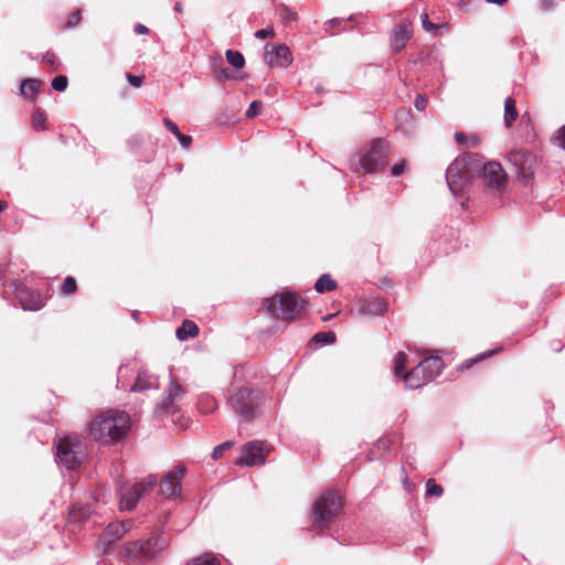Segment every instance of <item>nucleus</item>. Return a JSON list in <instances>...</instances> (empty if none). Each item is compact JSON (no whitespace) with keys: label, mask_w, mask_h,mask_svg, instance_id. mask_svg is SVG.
I'll use <instances>...</instances> for the list:
<instances>
[{"label":"nucleus","mask_w":565,"mask_h":565,"mask_svg":"<svg viewBox=\"0 0 565 565\" xmlns=\"http://www.w3.org/2000/svg\"><path fill=\"white\" fill-rule=\"evenodd\" d=\"M480 138L477 135H472L468 137V145L467 147L475 148L479 145Z\"/></svg>","instance_id":"obj_51"},{"label":"nucleus","mask_w":565,"mask_h":565,"mask_svg":"<svg viewBox=\"0 0 565 565\" xmlns=\"http://www.w3.org/2000/svg\"><path fill=\"white\" fill-rule=\"evenodd\" d=\"M337 282L328 275H321L315 284V289L319 294H323L324 291H331L335 289Z\"/></svg>","instance_id":"obj_24"},{"label":"nucleus","mask_w":565,"mask_h":565,"mask_svg":"<svg viewBox=\"0 0 565 565\" xmlns=\"http://www.w3.org/2000/svg\"><path fill=\"white\" fill-rule=\"evenodd\" d=\"M32 125L36 130H43L45 128V117L41 113H35L32 116Z\"/></svg>","instance_id":"obj_34"},{"label":"nucleus","mask_w":565,"mask_h":565,"mask_svg":"<svg viewBox=\"0 0 565 565\" xmlns=\"http://www.w3.org/2000/svg\"><path fill=\"white\" fill-rule=\"evenodd\" d=\"M387 163V149L382 139H375L367 152L360 158V167L364 173L383 169Z\"/></svg>","instance_id":"obj_9"},{"label":"nucleus","mask_w":565,"mask_h":565,"mask_svg":"<svg viewBox=\"0 0 565 565\" xmlns=\"http://www.w3.org/2000/svg\"><path fill=\"white\" fill-rule=\"evenodd\" d=\"M77 289L76 281L73 277L68 276L64 279L63 286H62V294L65 296L73 295Z\"/></svg>","instance_id":"obj_32"},{"label":"nucleus","mask_w":565,"mask_h":565,"mask_svg":"<svg viewBox=\"0 0 565 565\" xmlns=\"http://www.w3.org/2000/svg\"><path fill=\"white\" fill-rule=\"evenodd\" d=\"M427 106V99L420 95L415 100V107L417 110H424Z\"/></svg>","instance_id":"obj_49"},{"label":"nucleus","mask_w":565,"mask_h":565,"mask_svg":"<svg viewBox=\"0 0 565 565\" xmlns=\"http://www.w3.org/2000/svg\"><path fill=\"white\" fill-rule=\"evenodd\" d=\"M185 473L184 466L175 467L171 472H169L161 484V493L167 498H172L181 492V479Z\"/></svg>","instance_id":"obj_14"},{"label":"nucleus","mask_w":565,"mask_h":565,"mask_svg":"<svg viewBox=\"0 0 565 565\" xmlns=\"http://www.w3.org/2000/svg\"><path fill=\"white\" fill-rule=\"evenodd\" d=\"M227 63L235 68H242L245 64V58L239 51L227 50L225 53Z\"/></svg>","instance_id":"obj_27"},{"label":"nucleus","mask_w":565,"mask_h":565,"mask_svg":"<svg viewBox=\"0 0 565 565\" xmlns=\"http://www.w3.org/2000/svg\"><path fill=\"white\" fill-rule=\"evenodd\" d=\"M305 300L291 291H284L279 295L266 298L264 307L273 317L285 321H292L303 309Z\"/></svg>","instance_id":"obj_5"},{"label":"nucleus","mask_w":565,"mask_h":565,"mask_svg":"<svg viewBox=\"0 0 565 565\" xmlns=\"http://www.w3.org/2000/svg\"><path fill=\"white\" fill-rule=\"evenodd\" d=\"M491 354H493V351H488V352H484V353H481L479 355H477L476 358L473 359H470V360H467L461 366L460 369H469L475 362L479 361V360H482L484 359L486 356H490Z\"/></svg>","instance_id":"obj_38"},{"label":"nucleus","mask_w":565,"mask_h":565,"mask_svg":"<svg viewBox=\"0 0 565 565\" xmlns=\"http://www.w3.org/2000/svg\"><path fill=\"white\" fill-rule=\"evenodd\" d=\"M489 3H494V4H499V6H502L508 0H487Z\"/></svg>","instance_id":"obj_54"},{"label":"nucleus","mask_w":565,"mask_h":565,"mask_svg":"<svg viewBox=\"0 0 565 565\" xmlns=\"http://www.w3.org/2000/svg\"><path fill=\"white\" fill-rule=\"evenodd\" d=\"M79 21H81V11L76 10L75 12H73L71 14L70 19L67 20L66 26L73 28V26L77 25Z\"/></svg>","instance_id":"obj_41"},{"label":"nucleus","mask_w":565,"mask_h":565,"mask_svg":"<svg viewBox=\"0 0 565 565\" xmlns=\"http://www.w3.org/2000/svg\"><path fill=\"white\" fill-rule=\"evenodd\" d=\"M15 298L24 310H39L44 303L39 292L24 284H18L14 289Z\"/></svg>","instance_id":"obj_13"},{"label":"nucleus","mask_w":565,"mask_h":565,"mask_svg":"<svg viewBox=\"0 0 565 565\" xmlns=\"http://www.w3.org/2000/svg\"><path fill=\"white\" fill-rule=\"evenodd\" d=\"M254 35L256 39L264 40L267 38H273L275 35V31L271 26H268L266 29L257 30Z\"/></svg>","instance_id":"obj_37"},{"label":"nucleus","mask_w":565,"mask_h":565,"mask_svg":"<svg viewBox=\"0 0 565 565\" xmlns=\"http://www.w3.org/2000/svg\"><path fill=\"white\" fill-rule=\"evenodd\" d=\"M335 333L332 331L328 332H318L313 335L312 340L316 343H320L322 345H329L335 342Z\"/></svg>","instance_id":"obj_28"},{"label":"nucleus","mask_w":565,"mask_h":565,"mask_svg":"<svg viewBox=\"0 0 565 565\" xmlns=\"http://www.w3.org/2000/svg\"><path fill=\"white\" fill-rule=\"evenodd\" d=\"M130 419L126 412L109 409L95 417L89 425V434L99 440H119L126 435Z\"/></svg>","instance_id":"obj_2"},{"label":"nucleus","mask_w":565,"mask_h":565,"mask_svg":"<svg viewBox=\"0 0 565 565\" xmlns=\"http://www.w3.org/2000/svg\"><path fill=\"white\" fill-rule=\"evenodd\" d=\"M222 76H223L224 78H227V77H228V75H227V73H226L225 71H223V72H222Z\"/></svg>","instance_id":"obj_57"},{"label":"nucleus","mask_w":565,"mask_h":565,"mask_svg":"<svg viewBox=\"0 0 565 565\" xmlns=\"http://www.w3.org/2000/svg\"><path fill=\"white\" fill-rule=\"evenodd\" d=\"M555 139L557 145L565 150V125L557 131Z\"/></svg>","instance_id":"obj_45"},{"label":"nucleus","mask_w":565,"mask_h":565,"mask_svg":"<svg viewBox=\"0 0 565 565\" xmlns=\"http://www.w3.org/2000/svg\"><path fill=\"white\" fill-rule=\"evenodd\" d=\"M183 394V387L174 380H171L170 386L168 388V397L166 398V401L162 402L158 409H161L168 414L174 413L177 411V407L174 406L173 402Z\"/></svg>","instance_id":"obj_16"},{"label":"nucleus","mask_w":565,"mask_h":565,"mask_svg":"<svg viewBox=\"0 0 565 565\" xmlns=\"http://www.w3.org/2000/svg\"><path fill=\"white\" fill-rule=\"evenodd\" d=\"M476 177L491 192L501 194L507 185L508 175L498 161L484 162L482 156L467 152L459 156L446 170V181L454 195H459Z\"/></svg>","instance_id":"obj_1"},{"label":"nucleus","mask_w":565,"mask_h":565,"mask_svg":"<svg viewBox=\"0 0 565 565\" xmlns=\"http://www.w3.org/2000/svg\"><path fill=\"white\" fill-rule=\"evenodd\" d=\"M126 77H127L128 83H129L131 86H134V87H140V86H141V84H142V78H141V77H139V76H135V75H132V74H130V73H127V74H126Z\"/></svg>","instance_id":"obj_44"},{"label":"nucleus","mask_w":565,"mask_h":565,"mask_svg":"<svg viewBox=\"0 0 565 565\" xmlns=\"http://www.w3.org/2000/svg\"><path fill=\"white\" fill-rule=\"evenodd\" d=\"M198 406L202 413L209 414L216 409L217 403L214 397L210 395H202L199 398Z\"/></svg>","instance_id":"obj_26"},{"label":"nucleus","mask_w":565,"mask_h":565,"mask_svg":"<svg viewBox=\"0 0 565 565\" xmlns=\"http://www.w3.org/2000/svg\"><path fill=\"white\" fill-rule=\"evenodd\" d=\"M199 334V327L191 320H184L177 329L175 337L180 341H185L190 338H194Z\"/></svg>","instance_id":"obj_21"},{"label":"nucleus","mask_w":565,"mask_h":565,"mask_svg":"<svg viewBox=\"0 0 565 565\" xmlns=\"http://www.w3.org/2000/svg\"><path fill=\"white\" fill-rule=\"evenodd\" d=\"M157 478L154 476H148L145 480L136 482L130 489L121 492L120 495V510L131 511L136 508L140 497L145 491L156 486Z\"/></svg>","instance_id":"obj_10"},{"label":"nucleus","mask_w":565,"mask_h":565,"mask_svg":"<svg viewBox=\"0 0 565 565\" xmlns=\"http://www.w3.org/2000/svg\"><path fill=\"white\" fill-rule=\"evenodd\" d=\"M264 61L269 66L287 67L292 63V54L285 44H278L270 47L265 46Z\"/></svg>","instance_id":"obj_12"},{"label":"nucleus","mask_w":565,"mask_h":565,"mask_svg":"<svg viewBox=\"0 0 565 565\" xmlns=\"http://www.w3.org/2000/svg\"><path fill=\"white\" fill-rule=\"evenodd\" d=\"M412 36V24L409 22H402L396 25L393 35V47L398 51L403 49L406 42Z\"/></svg>","instance_id":"obj_18"},{"label":"nucleus","mask_w":565,"mask_h":565,"mask_svg":"<svg viewBox=\"0 0 565 565\" xmlns=\"http://www.w3.org/2000/svg\"><path fill=\"white\" fill-rule=\"evenodd\" d=\"M405 168H406V161L405 160L401 161L399 163L394 164L392 167V169H391L392 175L393 177L401 175L405 171Z\"/></svg>","instance_id":"obj_42"},{"label":"nucleus","mask_w":565,"mask_h":565,"mask_svg":"<svg viewBox=\"0 0 565 565\" xmlns=\"http://www.w3.org/2000/svg\"><path fill=\"white\" fill-rule=\"evenodd\" d=\"M233 445L232 441H225L213 449L212 457L218 459L223 456L224 451Z\"/></svg>","instance_id":"obj_35"},{"label":"nucleus","mask_w":565,"mask_h":565,"mask_svg":"<svg viewBox=\"0 0 565 565\" xmlns=\"http://www.w3.org/2000/svg\"><path fill=\"white\" fill-rule=\"evenodd\" d=\"M420 19H422V25L423 28L426 30V31H430V30H435L437 29V25L431 23L429 21V18H428V14L427 13H423L420 15Z\"/></svg>","instance_id":"obj_43"},{"label":"nucleus","mask_w":565,"mask_h":565,"mask_svg":"<svg viewBox=\"0 0 565 565\" xmlns=\"http://www.w3.org/2000/svg\"><path fill=\"white\" fill-rule=\"evenodd\" d=\"M276 13L285 25L295 23L298 19L297 13L284 4L277 7Z\"/></svg>","instance_id":"obj_25"},{"label":"nucleus","mask_w":565,"mask_h":565,"mask_svg":"<svg viewBox=\"0 0 565 565\" xmlns=\"http://www.w3.org/2000/svg\"><path fill=\"white\" fill-rule=\"evenodd\" d=\"M554 6L553 0H540V7L542 10L547 11L551 10Z\"/></svg>","instance_id":"obj_50"},{"label":"nucleus","mask_w":565,"mask_h":565,"mask_svg":"<svg viewBox=\"0 0 565 565\" xmlns=\"http://www.w3.org/2000/svg\"><path fill=\"white\" fill-rule=\"evenodd\" d=\"M361 315L381 316L386 311V303L380 298L365 300L360 309Z\"/></svg>","instance_id":"obj_20"},{"label":"nucleus","mask_w":565,"mask_h":565,"mask_svg":"<svg viewBox=\"0 0 565 565\" xmlns=\"http://www.w3.org/2000/svg\"><path fill=\"white\" fill-rule=\"evenodd\" d=\"M40 87V82L38 79L28 78L22 81L21 83V94L29 99H34Z\"/></svg>","instance_id":"obj_23"},{"label":"nucleus","mask_w":565,"mask_h":565,"mask_svg":"<svg viewBox=\"0 0 565 565\" xmlns=\"http://www.w3.org/2000/svg\"><path fill=\"white\" fill-rule=\"evenodd\" d=\"M343 20L339 19V18H334V19H331L329 20L328 22H326L324 26H326V31L330 34H333V32L331 31V28L340 24Z\"/></svg>","instance_id":"obj_48"},{"label":"nucleus","mask_w":565,"mask_h":565,"mask_svg":"<svg viewBox=\"0 0 565 565\" xmlns=\"http://www.w3.org/2000/svg\"><path fill=\"white\" fill-rule=\"evenodd\" d=\"M265 444L254 440L246 444L242 449V455L236 459L238 466L264 465L266 454L264 451Z\"/></svg>","instance_id":"obj_11"},{"label":"nucleus","mask_w":565,"mask_h":565,"mask_svg":"<svg viewBox=\"0 0 565 565\" xmlns=\"http://www.w3.org/2000/svg\"><path fill=\"white\" fill-rule=\"evenodd\" d=\"M169 546V541L160 532H154L146 541H134L125 545V555L137 563H147L154 559Z\"/></svg>","instance_id":"obj_3"},{"label":"nucleus","mask_w":565,"mask_h":565,"mask_svg":"<svg viewBox=\"0 0 565 565\" xmlns=\"http://www.w3.org/2000/svg\"><path fill=\"white\" fill-rule=\"evenodd\" d=\"M186 565H221L213 554H205L186 563Z\"/></svg>","instance_id":"obj_30"},{"label":"nucleus","mask_w":565,"mask_h":565,"mask_svg":"<svg viewBox=\"0 0 565 565\" xmlns=\"http://www.w3.org/2000/svg\"><path fill=\"white\" fill-rule=\"evenodd\" d=\"M55 460L60 467L76 470L86 456L85 443L76 436H65L55 441Z\"/></svg>","instance_id":"obj_4"},{"label":"nucleus","mask_w":565,"mask_h":565,"mask_svg":"<svg viewBox=\"0 0 565 565\" xmlns=\"http://www.w3.org/2000/svg\"><path fill=\"white\" fill-rule=\"evenodd\" d=\"M158 379L147 371H140L135 384L130 387L131 392H143L146 390L158 388Z\"/></svg>","instance_id":"obj_19"},{"label":"nucleus","mask_w":565,"mask_h":565,"mask_svg":"<svg viewBox=\"0 0 565 565\" xmlns=\"http://www.w3.org/2000/svg\"><path fill=\"white\" fill-rule=\"evenodd\" d=\"M516 119H518V110L515 107V99L512 97H507L504 100V117H503L505 127H511Z\"/></svg>","instance_id":"obj_22"},{"label":"nucleus","mask_w":565,"mask_h":565,"mask_svg":"<svg viewBox=\"0 0 565 565\" xmlns=\"http://www.w3.org/2000/svg\"><path fill=\"white\" fill-rule=\"evenodd\" d=\"M341 507V497L337 492L328 490L321 493L313 504V525L326 527L338 515Z\"/></svg>","instance_id":"obj_6"},{"label":"nucleus","mask_w":565,"mask_h":565,"mask_svg":"<svg viewBox=\"0 0 565 565\" xmlns=\"http://www.w3.org/2000/svg\"><path fill=\"white\" fill-rule=\"evenodd\" d=\"M394 375L403 379L405 386L409 390H417L429 383L419 364L414 366L409 372L405 371L407 356L403 351L397 352L393 359Z\"/></svg>","instance_id":"obj_8"},{"label":"nucleus","mask_w":565,"mask_h":565,"mask_svg":"<svg viewBox=\"0 0 565 565\" xmlns=\"http://www.w3.org/2000/svg\"><path fill=\"white\" fill-rule=\"evenodd\" d=\"M43 61L47 63L53 70H56L58 66L57 57L52 52H46L43 56Z\"/></svg>","instance_id":"obj_39"},{"label":"nucleus","mask_w":565,"mask_h":565,"mask_svg":"<svg viewBox=\"0 0 565 565\" xmlns=\"http://www.w3.org/2000/svg\"><path fill=\"white\" fill-rule=\"evenodd\" d=\"M418 364L424 371L428 382H431L434 379H436L444 367V362L438 356L425 358Z\"/></svg>","instance_id":"obj_17"},{"label":"nucleus","mask_w":565,"mask_h":565,"mask_svg":"<svg viewBox=\"0 0 565 565\" xmlns=\"http://www.w3.org/2000/svg\"><path fill=\"white\" fill-rule=\"evenodd\" d=\"M174 11H177V12H179V13H181V12H182V6H181V3H180V2H177V3L174 4Z\"/></svg>","instance_id":"obj_55"},{"label":"nucleus","mask_w":565,"mask_h":565,"mask_svg":"<svg viewBox=\"0 0 565 565\" xmlns=\"http://www.w3.org/2000/svg\"><path fill=\"white\" fill-rule=\"evenodd\" d=\"M444 490L443 487L437 484L434 479H429L426 482V495L427 497H440Z\"/></svg>","instance_id":"obj_31"},{"label":"nucleus","mask_w":565,"mask_h":565,"mask_svg":"<svg viewBox=\"0 0 565 565\" xmlns=\"http://www.w3.org/2000/svg\"><path fill=\"white\" fill-rule=\"evenodd\" d=\"M455 140L459 146L467 147L468 137L463 132H456Z\"/></svg>","instance_id":"obj_47"},{"label":"nucleus","mask_w":565,"mask_h":565,"mask_svg":"<svg viewBox=\"0 0 565 565\" xmlns=\"http://www.w3.org/2000/svg\"><path fill=\"white\" fill-rule=\"evenodd\" d=\"M7 203L2 200H0V212L4 211L7 209Z\"/></svg>","instance_id":"obj_56"},{"label":"nucleus","mask_w":565,"mask_h":565,"mask_svg":"<svg viewBox=\"0 0 565 565\" xmlns=\"http://www.w3.org/2000/svg\"><path fill=\"white\" fill-rule=\"evenodd\" d=\"M260 392L247 387H241L228 397L230 407L245 419L253 418L258 406Z\"/></svg>","instance_id":"obj_7"},{"label":"nucleus","mask_w":565,"mask_h":565,"mask_svg":"<svg viewBox=\"0 0 565 565\" xmlns=\"http://www.w3.org/2000/svg\"><path fill=\"white\" fill-rule=\"evenodd\" d=\"M163 125L164 127L171 132L173 134L175 137L178 135H180V129L179 127L177 126V124H174L171 119L169 118H164L163 119Z\"/></svg>","instance_id":"obj_40"},{"label":"nucleus","mask_w":565,"mask_h":565,"mask_svg":"<svg viewBox=\"0 0 565 565\" xmlns=\"http://www.w3.org/2000/svg\"><path fill=\"white\" fill-rule=\"evenodd\" d=\"M67 77L64 76V75H58L56 77L53 78L52 81V87L53 89L57 90V92H64L67 87Z\"/></svg>","instance_id":"obj_33"},{"label":"nucleus","mask_w":565,"mask_h":565,"mask_svg":"<svg viewBox=\"0 0 565 565\" xmlns=\"http://www.w3.org/2000/svg\"><path fill=\"white\" fill-rule=\"evenodd\" d=\"M177 138L183 148H189L192 142V138L190 136L183 135L181 132L177 136Z\"/></svg>","instance_id":"obj_46"},{"label":"nucleus","mask_w":565,"mask_h":565,"mask_svg":"<svg viewBox=\"0 0 565 565\" xmlns=\"http://www.w3.org/2000/svg\"><path fill=\"white\" fill-rule=\"evenodd\" d=\"M149 32V29L141 24V23H138L135 25V33L137 34H147Z\"/></svg>","instance_id":"obj_52"},{"label":"nucleus","mask_w":565,"mask_h":565,"mask_svg":"<svg viewBox=\"0 0 565 565\" xmlns=\"http://www.w3.org/2000/svg\"><path fill=\"white\" fill-rule=\"evenodd\" d=\"M262 108H263V104L258 100H254L250 103V105L246 111V116L254 117L262 111Z\"/></svg>","instance_id":"obj_36"},{"label":"nucleus","mask_w":565,"mask_h":565,"mask_svg":"<svg viewBox=\"0 0 565 565\" xmlns=\"http://www.w3.org/2000/svg\"><path fill=\"white\" fill-rule=\"evenodd\" d=\"M120 525H125V533L130 531L132 529V521L131 520H126V521H122V522H119Z\"/></svg>","instance_id":"obj_53"},{"label":"nucleus","mask_w":565,"mask_h":565,"mask_svg":"<svg viewBox=\"0 0 565 565\" xmlns=\"http://www.w3.org/2000/svg\"><path fill=\"white\" fill-rule=\"evenodd\" d=\"M125 534V525H120V523H111L108 525L105 535L109 536L111 540H116L121 537Z\"/></svg>","instance_id":"obj_29"},{"label":"nucleus","mask_w":565,"mask_h":565,"mask_svg":"<svg viewBox=\"0 0 565 565\" xmlns=\"http://www.w3.org/2000/svg\"><path fill=\"white\" fill-rule=\"evenodd\" d=\"M512 162L518 168L519 178L527 179L533 174V157L526 152H515L512 154Z\"/></svg>","instance_id":"obj_15"}]
</instances>
